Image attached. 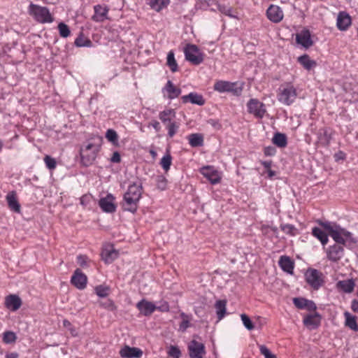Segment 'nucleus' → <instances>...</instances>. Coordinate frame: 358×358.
Segmentation results:
<instances>
[{
	"instance_id": "nucleus-52",
	"label": "nucleus",
	"mask_w": 358,
	"mask_h": 358,
	"mask_svg": "<svg viewBox=\"0 0 358 358\" xmlns=\"http://www.w3.org/2000/svg\"><path fill=\"white\" fill-rule=\"evenodd\" d=\"M308 302V299L304 298H294L293 303L294 306L299 309H305L306 306H307L306 303Z\"/></svg>"
},
{
	"instance_id": "nucleus-22",
	"label": "nucleus",
	"mask_w": 358,
	"mask_h": 358,
	"mask_svg": "<svg viewBox=\"0 0 358 358\" xmlns=\"http://www.w3.org/2000/svg\"><path fill=\"white\" fill-rule=\"evenodd\" d=\"M337 27L339 30H346L351 24V17L345 12H340L337 17Z\"/></svg>"
},
{
	"instance_id": "nucleus-9",
	"label": "nucleus",
	"mask_w": 358,
	"mask_h": 358,
	"mask_svg": "<svg viewBox=\"0 0 358 358\" xmlns=\"http://www.w3.org/2000/svg\"><path fill=\"white\" fill-rule=\"evenodd\" d=\"M236 83H231L224 80H218L214 84V90L217 92H233L234 94H238L241 92V88L236 87Z\"/></svg>"
},
{
	"instance_id": "nucleus-18",
	"label": "nucleus",
	"mask_w": 358,
	"mask_h": 358,
	"mask_svg": "<svg viewBox=\"0 0 358 358\" xmlns=\"http://www.w3.org/2000/svg\"><path fill=\"white\" fill-rule=\"evenodd\" d=\"M303 322L304 325L308 328L310 329H315L320 325L321 316L318 313L315 312L314 314L306 315L303 318Z\"/></svg>"
},
{
	"instance_id": "nucleus-36",
	"label": "nucleus",
	"mask_w": 358,
	"mask_h": 358,
	"mask_svg": "<svg viewBox=\"0 0 358 358\" xmlns=\"http://www.w3.org/2000/svg\"><path fill=\"white\" fill-rule=\"evenodd\" d=\"M166 64L173 73L178 70V64L174 57V52L172 50L169 51L167 55Z\"/></svg>"
},
{
	"instance_id": "nucleus-35",
	"label": "nucleus",
	"mask_w": 358,
	"mask_h": 358,
	"mask_svg": "<svg viewBox=\"0 0 358 358\" xmlns=\"http://www.w3.org/2000/svg\"><path fill=\"white\" fill-rule=\"evenodd\" d=\"M344 316L345 318V325L352 330L357 331L358 325L356 321V317L352 315L350 313L347 311L344 313Z\"/></svg>"
},
{
	"instance_id": "nucleus-26",
	"label": "nucleus",
	"mask_w": 358,
	"mask_h": 358,
	"mask_svg": "<svg viewBox=\"0 0 358 358\" xmlns=\"http://www.w3.org/2000/svg\"><path fill=\"white\" fill-rule=\"evenodd\" d=\"M280 268L285 272L292 274L294 270V262L287 256H281L279 260Z\"/></svg>"
},
{
	"instance_id": "nucleus-2",
	"label": "nucleus",
	"mask_w": 358,
	"mask_h": 358,
	"mask_svg": "<svg viewBox=\"0 0 358 358\" xmlns=\"http://www.w3.org/2000/svg\"><path fill=\"white\" fill-rule=\"evenodd\" d=\"M142 193L143 187L141 184L134 182L129 185L123 196V201L122 203L123 210L132 213H136Z\"/></svg>"
},
{
	"instance_id": "nucleus-25",
	"label": "nucleus",
	"mask_w": 358,
	"mask_h": 358,
	"mask_svg": "<svg viewBox=\"0 0 358 358\" xmlns=\"http://www.w3.org/2000/svg\"><path fill=\"white\" fill-rule=\"evenodd\" d=\"M6 201L9 208L16 213H20V205L16 198L15 192H10L6 196Z\"/></svg>"
},
{
	"instance_id": "nucleus-12",
	"label": "nucleus",
	"mask_w": 358,
	"mask_h": 358,
	"mask_svg": "<svg viewBox=\"0 0 358 358\" xmlns=\"http://www.w3.org/2000/svg\"><path fill=\"white\" fill-rule=\"evenodd\" d=\"M115 197L108 194L99 201V205L103 212L112 213L116 210V206L114 204Z\"/></svg>"
},
{
	"instance_id": "nucleus-3",
	"label": "nucleus",
	"mask_w": 358,
	"mask_h": 358,
	"mask_svg": "<svg viewBox=\"0 0 358 358\" xmlns=\"http://www.w3.org/2000/svg\"><path fill=\"white\" fill-rule=\"evenodd\" d=\"M29 13L41 23L52 22L53 18L46 7L40 6L32 3L29 6Z\"/></svg>"
},
{
	"instance_id": "nucleus-54",
	"label": "nucleus",
	"mask_w": 358,
	"mask_h": 358,
	"mask_svg": "<svg viewBox=\"0 0 358 358\" xmlns=\"http://www.w3.org/2000/svg\"><path fill=\"white\" fill-rule=\"evenodd\" d=\"M44 162L45 163L46 166L50 170L55 169L57 166L56 160L48 155H46L44 157Z\"/></svg>"
},
{
	"instance_id": "nucleus-45",
	"label": "nucleus",
	"mask_w": 358,
	"mask_h": 358,
	"mask_svg": "<svg viewBox=\"0 0 358 358\" xmlns=\"http://www.w3.org/2000/svg\"><path fill=\"white\" fill-rule=\"evenodd\" d=\"M95 292L99 297H106L109 294V287L103 285H99L95 287Z\"/></svg>"
},
{
	"instance_id": "nucleus-53",
	"label": "nucleus",
	"mask_w": 358,
	"mask_h": 358,
	"mask_svg": "<svg viewBox=\"0 0 358 358\" xmlns=\"http://www.w3.org/2000/svg\"><path fill=\"white\" fill-rule=\"evenodd\" d=\"M259 350L260 353L264 355L265 358H277L276 356L273 354L266 346L264 345L259 346Z\"/></svg>"
},
{
	"instance_id": "nucleus-44",
	"label": "nucleus",
	"mask_w": 358,
	"mask_h": 358,
	"mask_svg": "<svg viewBox=\"0 0 358 358\" xmlns=\"http://www.w3.org/2000/svg\"><path fill=\"white\" fill-rule=\"evenodd\" d=\"M280 229L284 233L291 236H295L297 231L296 227L290 224H281Z\"/></svg>"
},
{
	"instance_id": "nucleus-63",
	"label": "nucleus",
	"mask_w": 358,
	"mask_h": 358,
	"mask_svg": "<svg viewBox=\"0 0 358 358\" xmlns=\"http://www.w3.org/2000/svg\"><path fill=\"white\" fill-rule=\"evenodd\" d=\"M77 259H78V264L79 265H80L81 266H85L86 264V259H87L86 256H85V255H79L77 257Z\"/></svg>"
},
{
	"instance_id": "nucleus-4",
	"label": "nucleus",
	"mask_w": 358,
	"mask_h": 358,
	"mask_svg": "<svg viewBox=\"0 0 358 358\" xmlns=\"http://www.w3.org/2000/svg\"><path fill=\"white\" fill-rule=\"evenodd\" d=\"M305 278L315 290L319 289L324 284L322 273L315 268H308L305 273Z\"/></svg>"
},
{
	"instance_id": "nucleus-50",
	"label": "nucleus",
	"mask_w": 358,
	"mask_h": 358,
	"mask_svg": "<svg viewBox=\"0 0 358 358\" xmlns=\"http://www.w3.org/2000/svg\"><path fill=\"white\" fill-rule=\"evenodd\" d=\"M167 353L172 358H180L181 356L180 350L176 345H171Z\"/></svg>"
},
{
	"instance_id": "nucleus-51",
	"label": "nucleus",
	"mask_w": 358,
	"mask_h": 358,
	"mask_svg": "<svg viewBox=\"0 0 358 358\" xmlns=\"http://www.w3.org/2000/svg\"><path fill=\"white\" fill-rule=\"evenodd\" d=\"M156 182L157 186L159 189L164 190L166 188L167 180L164 176H157L156 178Z\"/></svg>"
},
{
	"instance_id": "nucleus-43",
	"label": "nucleus",
	"mask_w": 358,
	"mask_h": 358,
	"mask_svg": "<svg viewBox=\"0 0 358 358\" xmlns=\"http://www.w3.org/2000/svg\"><path fill=\"white\" fill-rule=\"evenodd\" d=\"M106 138L114 145H117L118 143V135L117 132L111 129L107 130L106 133Z\"/></svg>"
},
{
	"instance_id": "nucleus-55",
	"label": "nucleus",
	"mask_w": 358,
	"mask_h": 358,
	"mask_svg": "<svg viewBox=\"0 0 358 358\" xmlns=\"http://www.w3.org/2000/svg\"><path fill=\"white\" fill-rule=\"evenodd\" d=\"M63 326L71 331L72 336H77V331L76 329L72 326L71 323L68 320H63Z\"/></svg>"
},
{
	"instance_id": "nucleus-32",
	"label": "nucleus",
	"mask_w": 358,
	"mask_h": 358,
	"mask_svg": "<svg viewBox=\"0 0 358 358\" xmlns=\"http://www.w3.org/2000/svg\"><path fill=\"white\" fill-rule=\"evenodd\" d=\"M313 235L320 241L323 245H325L329 241L328 234L318 227H314L312 230Z\"/></svg>"
},
{
	"instance_id": "nucleus-21",
	"label": "nucleus",
	"mask_w": 358,
	"mask_h": 358,
	"mask_svg": "<svg viewBox=\"0 0 358 358\" xmlns=\"http://www.w3.org/2000/svg\"><path fill=\"white\" fill-rule=\"evenodd\" d=\"M181 99L184 103L190 102L198 106H203L205 104V99L203 96L196 92H190L187 95H184L181 97Z\"/></svg>"
},
{
	"instance_id": "nucleus-29",
	"label": "nucleus",
	"mask_w": 358,
	"mask_h": 358,
	"mask_svg": "<svg viewBox=\"0 0 358 358\" xmlns=\"http://www.w3.org/2000/svg\"><path fill=\"white\" fill-rule=\"evenodd\" d=\"M355 284L352 279L340 280L337 282V287L345 293H351L354 290Z\"/></svg>"
},
{
	"instance_id": "nucleus-15",
	"label": "nucleus",
	"mask_w": 358,
	"mask_h": 358,
	"mask_svg": "<svg viewBox=\"0 0 358 358\" xmlns=\"http://www.w3.org/2000/svg\"><path fill=\"white\" fill-rule=\"evenodd\" d=\"M120 355L122 358H140L143 355V351L138 348L124 345L120 350Z\"/></svg>"
},
{
	"instance_id": "nucleus-23",
	"label": "nucleus",
	"mask_w": 358,
	"mask_h": 358,
	"mask_svg": "<svg viewBox=\"0 0 358 358\" xmlns=\"http://www.w3.org/2000/svg\"><path fill=\"white\" fill-rule=\"evenodd\" d=\"M162 90L167 92V97L169 99L177 98L181 94V90L176 87L171 80L167 81Z\"/></svg>"
},
{
	"instance_id": "nucleus-14",
	"label": "nucleus",
	"mask_w": 358,
	"mask_h": 358,
	"mask_svg": "<svg viewBox=\"0 0 358 358\" xmlns=\"http://www.w3.org/2000/svg\"><path fill=\"white\" fill-rule=\"evenodd\" d=\"M296 43L301 45L305 48H308L313 45L311 39L310 32L308 29H303L300 33L296 35Z\"/></svg>"
},
{
	"instance_id": "nucleus-28",
	"label": "nucleus",
	"mask_w": 358,
	"mask_h": 358,
	"mask_svg": "<svg viewBox=\"0 0 358 358\" xmlns=\"http://www.w3.org/2000/svg\"><path fill=\"white\" fill-rule=\"evenodd\" d=\"M189 145L193 148L201 147L203 145V136L201 134H191L187 136Z\"/></svg>"
},
{
	"instance_id": "nucleus-58",
	"label": "nucleus",
	"mask_w": 358,
	"mask_h": 358,
	"mask_svg": "<svg viewBox=\"0 0 358 358\" xmlns=\"http://www.w3.org/2000/svg\"><path fill=\"white\" fill-rule=\"evenodd\" d=\"M208 124L211 125L213 127H214L216 129H220L221 128V124L219 122L218 120L215 119H209L207 121Z\"/></svg>"
},
{
	"instance_id": "nucleus-59",
	"label": "nucleus",
	"mask_w": 358,
	"mask_h": 358,
	"mask_svg": "<svg viewBox=\"0 0 358 358\" xmlns=\"http://www.w3.org/2000/svg\"><path fill=\"white\" fill-rule=\"evenodd\" d=\"M110 162L113 163H120L121 162V157L117 151L113 152L110 158Z\"/></svg>"
},
{
	"instance_id": "nucleus-11",
	"label": "nucleus",
	"mask_w": 358,
	"mask_h": 358,
	"mask_svg": "<svg viewBox=\"0 0 358 358\" xmlns=\"http://www.w3.org/2000/svg\"><path fill=\"white\" fill-rule=\"evenodd\" d=\"M71 282L78 289H83L86 287L87 282V278L80 269L77 268L75 270L71 278Z\"/></svg>"
},
{
	"instance_id": "nucleus-13",
	"label": "nucleus",
	"mask_w": 358,
	"mask_h": 358,
	"mask_svg": "<svg viewBox=\"0 0 358 358\" xmlns=\"http://www.w3.org/2000/svg\"><path fill=\"white\" fill-rule=\"evenodd\" d=\"M201 174L206 178L211 184H217L220 182L221 178L217 170L212 166H204L201 169Z\"/></svg>"
},
{
	"instance_id": "nucleus-41",
	"label": "nucleus",
	"mask_w": 358,
	"mask_h": 358,
	"mask_svg": "<svg viewBox=\"0 0 358 358\" xmlns=\"http://www.w3.org/2000/svg\"><path fill=\"white\" fill-rule=\"evenodd\" d=\"M172 162V157L168 152L161 159L160 164L163 169L167 172L170 169V166Z\"/></svg>"
},
{
	"instance_id": "nucleus-47",
	"label": "nucleus",
	"mask_w": 358,
	"mask_h": 358,
	"mask_svg": "<svg viewBox=\"0 0 358 358\" xmlns=\"http://www.w3.org/2000/svg\"><path fill=\"white\" fill-rule=\"evenodd\" d=\"M168 135L172 138L177 132L179 129V124L176 122H172L167 125Z\"/></svg>"
},
{
	"instance_id": "nucleus-42",
	"label": "nucleus",
	"mask_w": 358,
	"mask_h": 358,
	"mask_svg": "<svg viewBox=\"0 0 358 358\" xmlns=\"http://www.w3.org/2000/svg\"><path fill=\"white\" fill-rule=\"evenodd\" d=\"M3 342L6 344H11L17 339L16 334L11 331H6L3 334Z\"/></svg>"
},
{
	"instance_id": "nucleus-30",
	"label": "nucleus",
	"mask_w": 358,
	"mask_h": 358,
	"mask_svg": "<svg viewBox=\"0 0 358 358\" xmlns=\"http://www.w3.org/2000/svg\"><path fill=\"white\" fill-rule=\"evenodd\" d=\"M169 2L170 0H147V4L157 12L166 7Z\"/></svg>"
},
{
	"instance_id": "nucleus-5",
	"label": "nucleus",
	"mask_w": 358,
	"mask_h": 358,
	"mask_svg": "<svg viewBox=\"0 0 358 358\" xmlns=\"http://www.w3.org/2000/svg\"><path fill=\"white\" fill-rule=\"evenodd\" d=\"M184 53L186 60L194 65H199L203 62V54L196 45L187 44L184 49Z\"/></svg>"
},
{
	"instance_id": "nucleus-49",
	"label": "nucleus",
	"mask_w": 358,
	"mask_h": 358,
	"mask_svg": "<svg viewBox=\"0 0 358 358\" xmlns=\"http://www.w3.org/2000/svg\"><path fill=\"white\" fill-rule=\"evenodd\" d=\"M320 225H321L325 230H327L329 233V235L330 236L331 234H332V231H334L336 230V227H338L339 225L336 224H332L329 222H319Z\"/></svg>"
},
{
	"instance_id": "nucleus-40",
	"label": "nucleus",
	"mask_w": 358,
	"mask_h": 358,
	"mask_svg": "<svg viewBox=\"0 0 358 358\" xmlns=\"http://www.w3.org/2000/svg\"><path fill=\"white\" fill-rule=\"evenodd\" d=\"M217 10L222 14L232 18L238 19V16L233 13V9L231 6L222 4H217Z\"/></svg>"
},
{
	"instance_id": "nucleus-16",
	"label": "nucleus",
	"mask_w": 358,
	"mask_h": 358,
	"mask_svg": "<svg viewBox=\"0 0 358 358\" xmlns=\"http://www.w3.org/2000/svg\"><path fill=\"white\" fill-rule=\"evenodd\" d=\"M268 18L274 23L280 22L283 18V12L282 9L275 5H271L267 10Z\"/></svg>"
},
{
	"instance_id": "nucleus-8",
	"label": "nucleus",
	"mask_w": 358,
	"mask_h": 358,
	"mask_svg": "<svg viewBox=\"0 0 358 358\" xmlns=\"http://www.w3.org/2000/svg\"><path fill=\"white\" fill-rule=\"evenodd\" d=\"M190 358H203L206 355V348L203 343L192 340L187 346Z\"/></svg>"
},
{
	"instance_id": "nucleus-1",
	"label": "nucleus",
	"mask_w": 358,
	"mask_h": 358,
	"mask_svg": "<svg viewBox=\"0 0 358 358\" xmlns=\"http://www.w3.org/2000/svg\"><path fill=\"white\" fill-rule=\"evenodd\" d=\"M92 141L82 145L80 149V164L85 167L91 166L95 161L100 152L103 138L101 136H96L92 138Z\"/></svg>"
},
{
	"instance_id": "nucleus-48",
	"label": "nucleus",
	"mask_w": 358,
	"mask_h": 358,
	"mask_svg": "<svg viewBox=\"0 0 358 358\" xmlns=\"http://www.w3.org/2000/svg\"><path fill=\"white\" fill-rule=\"evenodd\" d=\"M241 320L243 322V324L244 327L248 330L250 331V330H252L255 328L253 322H252L250 318L246 314H244V313L241 314Z\"/></svg>"
},
{
	"instance_id": "nucleus-6",
	"label": "nucleus",
	"mask_w": 358,
	"mask_h": 358,
	"mask_svg": "<svg viewBox=\"0 0 358 358\" xmlns=\"http://www.w3.org/2000/svg\"><path fill=\"white\" fill-rule=\"evenodd\" d=\"M296 97V92L293 86H287L282 90L280 89L278 99L285 105L289 106Z\"/></svg>"
},
{
	"instance_id": "nucleus-64",
	"label": "nucleus",
	"mask_w": 358,
	"mask_h": 358,
	"mask_svg": "<svg viewBox=\"0 0 358 358\" xmlns=\"http://www.w3.org/2000/svg\"><path fill=\"white\" fill-rule=\"evenodd\" d=\"M351 309L355 313H358V300L354 299L351 303Z\"/></svg>"
},
{
	"instance_id": "nucleus-19",
	"label": "nucleus",
	"mask_w": 358,
	"mask_h": 358,
	"mask_svg": "<svg viewBox=\"0 0 358 358\" xmlns=\"http://www.w3.org/2000/svg\"><path fill=\"white\" fill-rule=\"evenodd\" d=\"M137 308L140 312L145 316H149L152 315L155 310H157V306L153 303L148 301L145 299H142L136 304Z\"/></svg>"
},
{
	"instance_id": "nucleus-10",
	"label": "nucleus",
	"mask_w": 358,
	"mask_h": 358,
	"mask_svg": "<svg viewBox=\"0 0 358 358\" xmlns=\"http://www.w3.org/2000/svg\"><path fill=\"white\" fill-rule=\"evenodd\" d=\"M344 255L343 245L334 244L329 246L327 250V257L333 262H338Z\"/></svg>"
},
{
	"instance_id": "nucleus-27",
	"label": "nucleus",
	"mask_w": 358,
	"mask_h": 358,
	"mask_svg": "<svg viewBox=\"0 0 358 358\" xmlns=\"http://www.w3.org/2000/svg\"><path fill=\"white\" fill-rule=\"evenodd\" d=\"M299 63L303 66V67L309 71L317 66V63L315 60H313L310 57L305 54L298 57Z\"/></svg>"
},
{
	"instance_id": "nucleus-33",
	"label": "nucleus",
	"mask_w": 358,
	"mask_h": 358,
	"mask_svg": "<svg viewBox=\"0 0 358 358\" xmlns=\"http://www.w3.org/2000/svg\"><path fill=\"white\" fill-rule=\"evenodd\" d=\"M176 117V112L173 109H167L164 110L159 113V118L161 120V121L166 124L167 122L170 123L171 122V120L173 117Z\"/></svg>"
},
{
	"instance_id": "nucleus-60",
	"label": "nucleus",
	"mask_w": 358,
	"mask_h": 358,
	"mask_svg": "<svg viewBox=\"0 0 358 358\" xmlns=\"http://www.w3.org/2000/svg\"><path fill=\"white\" fill-rule=\"evenodd\" d=\"M345 157H346L345 153L341 150H339L334 155V159L336 162H338L339 160H343L345 159Z\"/></svg>"
},
{
	"instance_id": "nucleus-39",
	"label": "nucleus",
	"mask_w": 358,
	"mask_h": 358,
	"mask_svg": "<svg viewBox=\"0 0 358 358\" xmlns=\"http://www.w3.org/2000/svg\"><path fill=\"white\" fill-rule=\"evenodd\" d=\"M180 316L182 320L180 324L179 329L180 331L184 332L187 330L188 327H190L191 317L185 313H181Z\"/></svg>"
},
{
	"instance_id": "nucleus-31",
	"label": "nucleus",
	"mask_w": 358,
	"mask_h": 358,
	"mask_svg": "<svg viewBox=\"0 0 358 358\" xmlns=\"http://www.w3.org/2000/svg\"><path fill=\"white\" fill-rule=\"evenodd\" d=\"M272 142L279 148H285L287 144V138L285 134L277 132L273 137Z\"/></svg>"
},
{
	"instance_id": "nucleus-62",
	"label": "nucleus",
	"mask_w": 358,
	"mask_h": 358,
	"mask_svg": "<svg viewBox=\"0 0 358 358\" xmlns=\"http://www.w3.org/2000/svg\"><path fill=\"white\" fill-rule=\"evenodd\" d=\"M149 126H152L156 131H159L161 129L160 124L157 120H152L150 122Z\"/></svg>"
},
{
	"instance_id": "nucleus-56",
	"label": "nucleus",
	"mask_w": 358,
	"mask_h": 358,
	"mask_svg": "<svg viewBox=\"0 0 358 358\" xmlns=\"http://www.w3.org/2000/svg\"><path fill=\"white\" fill-rule=\"evenodd\" d=\"M276 152V149L273 146H268L264 148V153L266 156H273Z\"/></svg>"
},
{
	"instance_id": "nucleus-17",
	"label": "nucleus",
	"mask_w": 358,
	"mask_h": 358,
	"mask_svg": "<svg viewBox=\"0 0 358 358\" xmlns=\"http://www.w3.org/2000/svg\"><path fill=\"white\" fill-rule=\"evenodd\" d=\"M94 14L92 19L94 22H101L108 19L109 8L107 6L96 5L94 6Z\"/></svg>"
},
{
	"instance_id": "nucleus-37",
	"label": "nucleus",
	"mask_w": 358,
	"mask_h": 358,
	"mask_svg": "<svg viewBox=\"0 0 358 358\" xmlns=\"http://www.w3.org/2000/svg\"><path fill=\"white\" fill-rule=\"evenodd\" d=\"M339 226L336 227V230L332 231L330 236L334 239L337 245H345L346 240L343 237L341 230L338 229Z\"/></svg>"
},
{
	"instance_id": "nucleus-38",
	"label": "nucleus",
	"mask_w": 358,
	"mask_h": 358,
	"mask_svg": "<svg viewBox=\"0 0 358 358\" xmlns=\"http://www.w3.org/2000/svg\"><path fill=\"white\" fill-rule=\"evenodd\" d=\"M74 43L77 47H91L92 45V42L85 37L83 33H80L76 38Z\"/></svg>"
},
{
	"instance_id": "nucleus-20",
	"label": "nucleus",
	"mask_w": 358,
	"mask_h": 358,
	"mask_svg": "<svg viewBox=\"0 0 358 358\" xmlns=\"http://www.w3.org/2000/svg\"><path fill=\"white\" fill-rule=\"evenodd\" d=\"M5 306L10 310L16 311L22 306V300L17 295L10 294L5 299Z\"/></svg>"
},
{
	"instance_id": "nucleus-46",
	"label": "nucleus",
	"mask_w": 358,
	"mask_h": 358,
	"mask_svg": "<svg viewBox=\"0 0 358 358\" xmlns=\"http://www.w3.org/2000/svg\"><path fill=\"white\" fill-rule=\"evenodd\" d=\"M58 29L59 31L60 36H62L63 38L68 37L71 34L69 27L64 22H60L58 24Z\"/></svg>"
},
{
	"instance_id": "nucleus-34",
	"label": "nucleus",
	"mask_w": 358,
	"mask_h": 358,
	"mask_svg": "<svg viewBox=\"0 0 358 358\" xmlns=\"http://www.w3.org/2000/svg\"><path fill=\"white\" fill-rule=\"evenodd\" d=\"M227 301L225 300H218L216 301L215 307L218 320H222L226 313Z\"/></svg>"
},
{
	"instance_id": "nucleus-57",
	"label": "nucleus",
	"mask_w": 358,
	"mask_h": 358,
	"mask_svg": "<svg viewBox=\"0 0 358 358\" xmlns=\"http://www.w3.org/2000/svg\"><path fill=\"white\" fill-rule=\"evenodd\" d=\"M157 310H159L162 312H168L169 310V305L168 302L163 301L161 304L157 306Z\"/></svg>"
},
{
	"instance_id": "nucleus-7",
	"label": "nucleus",
	"mask_w": 358,
	"mask_h": 358,
	"mask_svg": "<svg viewBox=\"0 0 358 358\" xmlns=\"http://www.w3.org/2000/svg\"><path fill=\"white\" fill-rule=\"evenodd\" d=\"M247 107L248 113L259 118H262L266 112L265 105L257 99H250Z\"/></svg>"
},
{
	"instance_id": "nucleus-61",
	"label": "nucleus",
	"mask_w": 358,
	"mask_h": 358,
	"mask_svg": "<svg viewBox=\"0 0 358 358\" xmlns=\"http://www.w3.org/2000/svg\"><path fill=\"white\" fill-rule=\"evenodd\" d=\"M306 305L307 306L305 308L309 311H315L317 309L316 304L313 301L308 300Z\"/></svg>"
},
{
	"instance_id": "nucleus-24",
	"label": "nucleus",
	"mask_w": 358,
	"mask_h": 358,
	"mask_svg": "<svg viewBox=\"0 0 358 358\" xmlns=\"http://www.w3.org/2000/svg\"><path fill=\"white\" fill-rule=\"evenodd\" d=\"M117 252L112 246L104 248L101 252L102 259L106 264L112 263L117 257Z\"/></svg>"
}]
</instances>
